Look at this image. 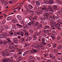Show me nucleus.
Instances as JSON below:
<instances>
[{
	"label": "nucleus",
	"instance_id": "obj_1",
	"mask_svg": "<svg viewBox=\"0 0 62 62\" xmlns=\"http://www.w3.org/2000/svg\"><path fill=\"white\" fill-rule=\"evenodd\" d=\"M9 51V49H6L4 50L3 51L1 52V53L2 56H8L9 55V53L8 52Z\"/></svg>",
	"mask_w": 62,
	"mask_h": 62
},
{
	"label": "nucleus",
	"instance_id": "obj_2",
	"mask_svg": "<svg viewBox=\"0 0 62 62\" xmlns=\"http://www.w3.org/2000/svg\"><path fill=\"white\" fill-rule=\"evenodd\" d=\"M43 6L44 8H42V9L43 10H44L46 9V8H47L46 4H49V2H46L45 3L43 2Z\"/></svg>",
	"mask_w": 62,
	"mask_h": 62
},
{
	"label": "nucleus",
	"instance_id": "obj_3",
	"mask_svg": "<svg viewBox=\"0 0 62 62\" xmlns=\"http://www.w3.org/2000/svg\"><path fill=\"white\" fill-rule=\"evenodd\" d=\"M10 60L9 58H6L3 60L2 62H7Z\"/></svg>",
	"mask_w": 62,
	"mask_h": 62
},
{
	"label": "nucleus",
	"instance_id": "obj_4",
	"mask_svg": "<svg viewBox=\"0 0 62 62\" xmlns=\"http://www.w3.org/2000/svg\"><path fill=\"white\" fill-rule=\"evenodd\" d=\"M35 13L37 15H41V14H42V13H43V11H35Z\"/></svg>",
	"mask_w": 62,
	"mask_h": 62
},
{
	"label": "nucleus",
	"instance_id": "obj_5",
	"mask_svg": "<svg viewBox=\"0 0 62 62\" xmlns=\"http://www.w3.org/2000/svg\"><path fill=\"white\" fill-rule=\"evenodd\" d=\"M46 17L47 18L43 17L42 18H40V19L41 20V21H42V22H43V21H45V20H46V19H48L49 18L48 17V16H47Z\"/></svg>",
	"mask_w": 62,
	"mask_h": 62
},
{
	"label": "nucleus",
	"instance_id": "obj_6",
	"mask_svg": "<svg viewBox=\"0 0 62 62\" xmlns=\"http://www.w3.org/2000/svg\"><path fill=\"white\" fill-rule=\"evenodd\" d=\"M50 23L51 24V25H54L56 24V22L54 21H52L50 22Z\"/></svg>",
	"mask_w": 62,
	"mask_h": 62
},
{
	"label": "nucleus",
	"instance_id": "obj_7",
	"mask_svg": "<svg viewBox=\"0 0 62 62\" xmlns=\"http://www.w3.org/2000/svg\"><path fill=\"white\" fill-rule=\"evenodd\" d=\"M31 24H32V25H34L35 24V23L36 21L33 20H31Z\"/></svg>",
	"mask_w": 62,
	"mask_h": 62
},
{
	"label": "nucleus",
	"instance_id": "obj_8",
	"mask_svg": "<svg viewBox=\"0 0 62 62\" xmlns=\"http://www.w3.org/2000/svg\"><path fill=\"white\" fill-rule=\"evenodd\" d=\"M17 18L18 20H22V17L20 16H17Z\"/></svg>",
	"mask_w": 62,
	"mask_h": 62
},
{
	"label": "nucleus",
	"instance_id": "obj_9",
	"mask_svg": "<svg viewBox=\"0 0 62 62\" xmlns=\"http://www.w3.org/2000/svg\"><path fill=\"white\" fill-rule=\"evenodd\" d=\"M36 3L38 6H40V3H39V1H36Z\"/></svg>",
	"mask_w": 62,
	"mask_h": 62
},
{
	"label": "nucleus",
	"instance_id": "obj_10",
	"mask_svg": "<svg viewBox=\"0 0 62 62\" xmlns=\"http://www.w3.org/2000/svg\"><path fill=\"white\" fill-rule=\"evenodd\" d=\"M29 45H30V44H29V43H25L24 47H26L29 46Z\"/></svg>",
	"mask_w": 62,
	"mask_h": 62
},
{
	"label": "nucleus",
	"instance_id": "obj_11",
	"mask_svg": "<svg viewBox=\"0 0 62 62\" xmlns=\"http://www.w3.org/2000/svg\"><path fill=\"white\" fill-rule=\"evenodd\" d=\"M20 35L22 37H23L24 36V33L23 31H21V32L20 33Z\"/></svg>",
	"mask_w": 62,
	"mask_h": 62
},
{
	"label": "nucleus",
	"instance_id": "obj_12",
	"mask_svg": "<svg viewBox=\"0 0 62 62\" xmlns=\"http://www.w3.org/2000/svg\"><path fill=\"white\" fill-rule=\"evenodd\" d=\"M42 25H39L37 27V29H40L41 28H42Z\"/></svg>",
	"mask_w": 62,
	"mask_h": 62
},
{
	"label": "nucleus",
	"instance_id": "obj_13",
	"mask_svg": "<svg viewBox=\"0 0 62 62\" xmlns=\"http://www.w3.org/2000/svg\"><path fill=\"white\" fill-rule=\"evenodd\" d=\"M60 26V25L59 24L57 23L55 24V27H56V28L57 27H59Z\"/></svg>",
	"mask_w": 62,
	"mask_h": 62
},
{
	"label": "nucleus",
	"instance_id": "obj_14",
	"mask_svg": "<svg viewBox=\"0 0 62 62\" xmlns=\"http://www.w3.org/2000/svg\"><path fill=\"white\" fill-rule=\"evenodd\" d=\"M11 20V16H8L7 18V21H10Z\"/></svg>",
	"mask_w": 62,
	"mask_h": 62
},
{
	"label": "nucleus",
	"instance_id": "obj_15",
	"mask_svg": "<svg viewBox=\"0 0 62 62\" xmlns=\"http://www.w3.org/2000/svg\"><path fill=\"white\" fill-rule=\"evenodd\" d=\"M4 38V35L3 34H0V38L3 39Z\"/></svg>",
	"mask_w": 62,
	"mask_h": 62
},
{
	"label": "nucleus",
	"instance_id": "obj_16",
	"mask_svg": "<svg viewBox=\"0 0 62 62\" xmlns=\"http://www.w3.org/2000/svg\"><path fill=\"white\" fill-rule=\"evenodd\" d=\"M36 36V35H34L33 37H34V38L33 39V40L34 41H35L37 39V37H35Z\"/></svg>",
	"mask_w": 62,
	"mask_h": 62
},
{
	"label": "nucleus",
	"instance_id": "obj_17",
	"mask_svg": "<svg viewBox=\"0 0 62 62\" xmlns=\"http://www.w3.org/2000/svg\"><path fill=\"white\" fill-rule=\"evenodd\" d=\"M52 17V16H50V17H49L48 16V19L49 18V21H53V17Z\"/></svg>",
	"mask_w": 62,
	"mask_h": 62
},
{
	"label": "nucleus",
	"instance_id": "obj_18",
	"mask_svg": "<svg viewBox=\"0 0 62 62\" xmlns=\"http://www.w3.org/2000/svg\"><path fill=\"white\" fill-rule=\"evenodd\" d=\"M49 3L50 4H53L54 3V2L53 1V0H49Z\"/></svg>",
	"mask_w": 62,
	"mask_h": 62
},
{
	"label": "nucleus",
	"instance_id": "obj_19",
	"mask_svg": "<svg viewBox=\"0 0 62 62\" xmlns=\"http://www.w3.org/2000/svg\"><path fill=\"white\" fill-rule=\"evenodd\" d=\"M28 7L30 9H32L33 7L32 6H31V5L29 4L28 5Z\"/></svg>",
	"mask_w": 62,
	"mask_h": 62
},
{
	"label": "nucleus",
	"instance_id": "obj_20",
	"mask_svg": "<svg viewBox=\"0 0 62 62\" xmlns=\"http://www.w3.org/2000/svg\"><path fill=\"white\" fill-rule=\"evenodd\" d=\"M6 39L8 41V43H10L11 42V41L10 40V39Z\"/></svg>",
	"mask_w": 62,
	"mask_h": 62
},
{
	"label": "nucleus",
	"instance_id": "obj_21",
	"mask_svg": "<svg viewBox=\"0 0 62 62\" xmlns=\"http://www.w3.org/2000/svg\"><path fill=\"white\" fill-rule=\"evenodd\" d=\"M35 25L36 26H37L39 25V23L38 22H35Z\"/></svg>",
	"mask_w": 62,
	"mask_h": 62
},
{
	"label": "nucleus",
	"instance_id": "obj_22",
	"mask_svg": "<svg viewBox=\"0 0 62 62\" xmlns=\"http://www.w3.org/2000/svg\"><path fill=\"white\" fill-rule=\"evenodd\" d=\"M17 40H18V39L16 38H14L13 39L14 42H15L17 41Z\"/></svg>",
	"mask_w": 62,
	"mask_h": 62
},
{
	"label": "nucleus",
	"instance_id": "obj_23",
	"mask_svg": "<svg viewBox=\"0 0 62 62\" xmlns=\"http://www.w3.org/2000/svg\"><path fill=\"white\" fill-rule=\"evenodd\" d=\"M16 25L17 26V27H23V26L20 24L18 23H17L16 24Z\"/></svg>",
	"mask_w": 62,
	"mask_h": 62
},
{
	"label": "nucleus",
	"instance_id": "obj_24",
	"mask_svg": "<svg viewBox=\"0 0 62 62\" xmlns=\"http://www.w3.org/2000/svg\"><path fill=\"white\" fill-rule=\"evenodd\" d=\"M62 48V46L61 45L58 46L57 47V48L58 49H61Z\"/></svg>",
	"mask_w": 62,
	"mask_h": 62
},
{
	"label": "nucleus",
	"instance_id": "obj_25",
	"mask_svg": "<svg viewBox=\"0 0 62 62\" xmlns=\"http://www.w3.org/2000/svg\"><path fill=\"white\" fill-rule=\"evenodd\" d=\"M31 15H33L35 14V12L34 11H31Z\"/></svg>",
	"mask_w": 62,
	"mask_h": 62
},
{
	"label": "nucleus",
	"instance_id": "obj_26",
	"mask_svg": "<svg viewBox=\"0 0 62 62\" xmlns=\"http://www.w3.org/2000/svg\"><path fill=\"white\" fill-rule=\"evenodd\" d=\"M26 10L29 13H30V11H31V10L29 9L28 8H27Z\"/></svg>",
	"mask_w": 62,
	"mask_h": 62
},
{
	"label": "nucleus",
	"instance_id": "obj_27",
	"mask_svg": "<svg viewBox=\"0 0 62 62\" xmlns=\"http://www.w3.org/2000/svg\"><path fill=\"white\" fill-rule=\"evenodd\" d=\"M51 37L52 38L53 40H54V39H56L55 37L53 36H51Z\"/></svg>",
	"mask_w": 62,
	"mask_h": 62
},
{
	"label": "nucleus",
	"instance_id": "obj_28",
	"mask_svg": "<svg viewBox=\"0 0 62 62\" xmlns=\"http://www.w3.org/2000/svg\"><path fill=\"white\" fill-rule=\"evenodd\" d=\"M38 47L40 48H42L41 49H44V47H43V46L42 45L41 46L39 45L38 46Z\"/></svg>",
	"mask_w": 62,
	"mask_h": 62
},
{
	"label": "nucleus",
	"instance_id": "obj_29",
	"mask_svg": "<svg viewBox=\"0 0 62 62\" xmlns=\"http://www.w3.org/2000/svg\"><path fill=\"white\" fill-rule=\"evenodd\" d=\"M23 26L24 27H25V28H27V25L26 24H25L23 25Z\"/></svg>",
	"mask_w": 62,
	"mask_h": 62
},
{
	"label": "nucleus",
	"instance_id": "obj_30",
	"mask_svg": "<svg viewBox=\"0 0 62 62\" xmlns=\"http://www.w3.org/2000/svg\"><path fill=\"white\" fill-rule=\"evenodd\" d=\"M27 39L28 40H31V39H32V38L31 37H27Z\"/></svg>",
	"mask_w": 62,
	"mask_h": 62
},
{
	"label": "nucleus",
	"instance_id": "obj_31",
	"mask_svg": "<svg viewBox=\"0 0 62 62\" xmlns=\"http://www.w3.org/2000/svg\"><path fill=\"white\" fill-rule=\"evenodd\" d=\"M29 51V53H31V54H33V50H30Z\"/></svg>",
	"mask_w": 62,
	"mask_h": 62
},
{
	"label": "nucleus",
	"instance_id": "obj_32",
	"mask_svg": "<svg viewBox=\"0 0 62 62\" xmlns=\"http://www.w3.org/2000/svg\"><path fill=\"white\" fill-rule=\"evenodd\" d=\"M3 43H4V44H7L8 43V41L6 40H5V41H4Z\"/></svg>",
	"mask_w": 62,
	"mask_h": 62
},
{
	"label": "nucleus",
	"instance_id": "obj_33",
	"mask_svg": "<svg viewBox=\"0 0 62 62\" xmlns=\"http://www.w3.org/2000/svg\"><path fill=\"white\" fill-rule=\"evenodd\" d=\"M9 48L10 49H13L14 48V47L13 46H9Z\"/></svg>",
	"mask_w": 62,
	"mask_h": 62
},
{
	"label": "nucleus",
	"instance_id": "obj_34",
	"mask_svg": "<svg viewBox=\"0 0 62 62\" xmlns=\"http://www.w3.org/2000/svg\"><path fill=\"white\" fill-rule=\"evenodd\" d=\"M29 32L30 33H32L33 32V30L32 29H31Z\"/></svg>",
	"mask_w": 62,
	"mask_h": 62
},
{
	"label": "nucleus",
	"instance_id": "obj_35",
	"mask_svg": "<svg viewBox=\"0 0 62 62\" xmlns=\"http://www.w3.org/2000/svg\"><path fill=\"white\" fill-rule=\"evenodd\" d=\"M61 39V37H60V36H58L56 38V39L58 40H59V39Z\"/></svg>",
	"mask_w": 62,
	"mask_h": 62
},
{
	"label": "nucleus",
	"instance_id": "obj_36",
	"mask_svg": "<svg viewBox=\"0 0 62 62\" xmlns=\"http://www.w3.org/2000/svg\"><path fill=\"white\" fill-rule=\"evenodd\" d=\"M45 28H50V26L48 25H47L45 26Z\"/></svg>",
	"mask_w": 62,
	"mask_h": 62
},
{
	"label": "nucleus",
	"instance_id": "obj_37",
	"mask_svg": "<svg viewBox=\"0 0 62 62\" xmlns=\"http://www.w3.org/2000/svg\"><path fill=\"white\" fill-rule=\"evenodd\" d=\"M6 23V20H3V22H2V23L3 24H5V23Z\"/></svg>",
	"mask_w": 62,
	"mask_h": 62
},
{
	"label": "nucleus",
	"instance_id": "obj_38",
	"mask_svg": "<svg viewBox=\"0 0 62 62\" xmlns=\"http://www.w3.org/2000/svg\"><path fill=\"white\" fill-rule=\"evenodd\" d=\"M56 44H54L53 45V47H54V48H55L56 47Z\"/></svg>",
	"mask_w": 62,
	"mask_h": 62
},
{
	"label": "nucleus",
	"instance_id": "obj_39",
	"mask_svg": "<svg viewBox=\"0 0 62 62\" xmlns=\"http://www.w3.org/2000/svg\"><path fill=\"white\" fill-rule=\"evenodd\" d=\"M53 8L54 9H55V10H56L57 9V7L55 6H54L53 7Z\"/></svg>",
	"mask_w": 62,
	"mask_h": 62
},
{
	"label": "nucleus",
	"instance_id": "obj_40",
	"mask_svg": "<svg viewBox=\"0 0 62 62\" xmlns=\"http://www.w3.org/2000/svg\"><path fill=\"white\" fill-rule=\"evenodd\" d=\"M21 40L22 42H23V41H24L25 40V39H24V38H22L21 39Z\"/></svg>",
	"mask_w": 62,
	"mask_h": 62
},
{
	"label": "nucleus",
	"instance_id": "obj_41",
	"mask_svg": "<svg viewBox=\"0 0 62 62\" xmlns=\"http://www.w3.org/2000/svg\"><path fill=\"white\" fill-rule=\"evenodd\" d=\"M21 31H20L19 32H17L16 33V34H17V35H20V33H21Z\"/></svg>",
	"mask_w": 62,
	"mask_h": 62
},
{
	"label": "nucleus",
	"instance_id": "obj_42",
	"mask_svg": "<svg viewBox=\"0 0 62 62\" xmlns=\"http://www.w3.org/2000/svg\"><path fill=\"white\" fill-rule=\"evenodd\" d=\"M33 52L34 53H37V50L35 49H33Z\"/></svg>",
	"mask_w": 62,
	"mask_h": 62
},
{
	"label": "nucleus",
	"instance_id": "obj_43",
	"mask_svg": "<svg viewBox=\"0 0 62 62\" xmlns=\"http://www.w3.org/2000/svg\"><path fill=\"white\" fill-rule=\"evenodd\" d=\"M23 50L22 49H19L18 50V52H22V51H23Z\"/></svg>",
	"mask_w": 62,
	"mask_h": 62
},
{
	"label": "nucleus",
	"instance_id": "obj_44",
	"mask_svg": "<svg viewBox=\"0 0 62 62\" xmlns=\"http://www.w3.org/2000/svg\"><path fill=\"white\" fill-rule=\"evenodd\" d=\"M48 11H49V10L47 9H46L44 11V12H48Z\"/></svg>",
	"mask_w": 62,
	"mask_h": 62
},
{
	"label": "nucleus",
	"instance_id": "obj_45",
	"mask_svg": "<svg viewBox=\"0 0 62 62\" xmlns=\"http://www.w3.org/2000/svg\"><path fill=\"white\" fill-rule=\"evenodd\" d=\"M10 53H11V52H15V50H10L9 51Z\"/></svg>",
	"mask_w": 62,
	"mask_h": 62
},
{
	"label": "nucleus",
	"instance_id": "obj_46",
	"mask_svg": "<svg viewBox=\"0 0 62 62\" xmlns=\"http://www.w3.org/2000/svg\"><path fill=\"white\" fill-rule=\"evenodd\" d=\"M5 5V6H7L8 5V2H5L4 4Z\"/></svg>",
	"mask_w": 62,
	"mask_h": 62
},
{
	"label": "nucleus",
	"instance_id": "obj_47",
	"mask_svg": "<svg viewBox=\"0 0 62 62\" xmlns=\"http://www.w3.org/2000/svg\"><path fill=\"white\" fill-rule=\"evenodd\" d=\"M44 32L45 33H47L48 32V30H46L44 31Z\"/></svg>",
	"mask_w": 62,
	"mask_h": 62
},
{
	"label": "nucleus",
	"instance_id": "obj_48",
	"mask_svg": "<svg viewBox=\"0 0 62 62\" xmlns=\"http://www.w3.org/2000/svg\"><path fill=\"white\" fill-rule=\"evenodd\" d=\"M32 23L31 22H30L29 23H28V24L29 25V26H31V24Z\"/></svg>",
	"mask_w": 62,
	"mask_h": 62
},
{
	"label": "nucleus",
	"instance_id": "obj_49",
	"mask_svg": "<svg viewBox=\"0 0 62 62\" xmlns=\"http://www.w3.org/2000/svg\"><path fill=\"white\" fill-rule=\"evenodd\" d=\"M56 1L57 2H59V3H62V2H60V0H56Z\"/></svg>",
	"mask_w": 62,
	"mask_h": 62
},
{
	"label": "nucleus",
	"instance_id": "obj_50",
	"mask_svg": "<svg viewBox=\"0 0 62 62\" xmlns=\"http://www.w3.org/2000/svg\"><path fill=\"white\" fill-rule=\"evenodd\" d=\"M37 17H34L33 18V20H37Z\"/></svg>",
	"mask_w": 62,
	"mask_h": 62
},
{
	"label": "nucleus",
	"instance_id": "obj_51",
	"mask_svg": "<svg viewBox=\"0 0 62 62\" xmlns=\"http://www.w3.org/2000/svg\"><path fill=\"white\" fill-rule=\"evenodd\" d=\"M58 43L59 44H62V41H59L58 42Z\"/></svg>",
	"mask_w": 62,
	"mask_h": 62
},
{
	"label": "nucleus",
	"instance_id": "obj_52",
	"mask_svg": "<svg viewBox=\"0 0 62 62\" xmlns=\"http://www.w3.org/2000/svg\"><path fill=\"white\" fill-rule=\"evenodd\" d=\"M37 60L39 61H40V57H37Z\"/></svg>",
	"mask_w": 62,
	"mask_h": 62
},
{
	"label": "nucleus",
	"instance_id": "obj_53",
	"mask_svg": "<svg viewBox=\"0 0 62 62\" xmlns=\"http://www.w3.org/2000/svg\"><path fill=\"white\" fill-rule=\"evenodd\" d=\"M29 58L30 59H32L33 58V57L32 56H30L29 57Z\"/></svg>",
	"mask_w": 62,
	"mask_h": 62
},
{
	"label": "nucleus",
	"instance_id": "obj_54",
	"mask_svg": "<svg viewBox=\"0 0 62 62\" xmlns=\"http://www.w3.org/2000/svg\"><path fill=\"white\" fill-rule=\"evenodd\" d=\"M59 19L58 17L56 16L55 17L54 19H55V20H57V19Z\"/></svg>",
	"mask_w": 62,
	"mask_h": 62
},
{
	"label": "nucleus",
	"instance_id": "obj_55",
	"mask_svg": "<svg viewBox=\"0 0 62 62\" xmlns=\"http://www.w3.org/2000/svg\"><path fill=\"white\" fill-rule=\"evenodd\" d=\"M29 52V51H27L25 52V54H28V52Z\"/></svg>",
	"mask_w": 62,
	"mask_h": 62
},
{
	"label": "nucleus",
	"instance_id": "obj_56",
	"mask_svg": "<svg viewBox=\"0 0 62 62\" xmlns=\"http://www.w3.org/2000/svg\"><path fill=\"white\" fill-rule=\"evenodd\" d=\"M52 8V6H48V8L49 9H51V8Z\"/></svg>",
	"mask_w": 62,
	"mask_h": 62
},
{
	"label": "nucleus",
	"instance_id": "obj_57",
	"mask_svg": "<svg viewBox=\"0 0 62 62\" xmlns=\"http://www.w3.org/2000/svg\"><path fill=\"white\" fill-rule=\"evenodd\" d=\"M4 35L5 36H6L7 37L8 36V35H7V33H4Z\"/></svg>",
	"mask_w": 62,
	"mask_h": 62
},
{
	"label": "nucleus",
	"instance_id": "obj_58",
	"mask_svg": "<svg viewBox=\"0 0 62 62\" xmlns=\"http://www.w3.org/2000/svg\"><path fill=\"white\" fill-rule=\"evenodd\" d=\"M54 52L55 53H56L57 52V50L56 49H55L54 50Z\"/></svg>",
	"mask_w": 62,
	"mask_h": 62
},
{
	"label": "nucleus",
	"instance_id": "obj_59",
	"mask_svg": "<svg viewBox=\"0 0 62 62\" xmlns=\"http://www.w3.org/2000/svg\"><path fill=\"white\" fill-rule=\"evenodd\" d=\"M55 31L54 30H53L51 31V32L52 33H55Z\"/></svg>",
	"mask_w": 62,
	"mask_h": 62
},
{
	"label": "nucleus",
	"instance_id": "obj_60",
	"mask_svg": "<svg viewBox=\"0 0 62 62\" xmlns=\"http://www.w3.org/2000/svg\"><path fill=\"white\" fill-rule=\"evenodd\" d=\"M52 59H55V56L52 57Z\"/></svg>",
	"mask_w": 62,
	"mask_h": 62
},
{
	"label": "nucleus",
	"instance_id": "obj_61",
	"mask_svg": "<svg viewBox=\"0 0 62 62\" xmlns=\"http://www.w3.org/2000/svg\"><path fill=\"white\" fill-rule=\"evenodd\" d=\"M42 44L43 45H45L46 44V43H45V42H42Z\"/></svg>",
	"mask_w": 62,
	"mask_h": 62
},
{
	"label": "nucleus",
	"instance_id": "obj_62",
	"mask_svg": "<svg viewBox=\"0 0 62 62\" xmlns=\"http://www.w3.org/2000/svg\"><path fill=\"white\" fill-rule=\"evenodd\" d=\"M49 56H50V58H52V54H50L49 55Z\"/></svg>",
	"mask_w": 62,
	"mask_h": 62
},
{
	"label": "nucleus",
	"instance_id": "obj_63",
	"mask_svg": "<svg viewBox=\"0 0 62 62\" xmlns=\"http://www.w3.org/2000/svg\"><path fill=\"white\" fill-rule=\"evenodd\" d=\"M46 62H51V61L50 60H48Z\"/></svg>",
	"mask_w": 62,
	"mask_h": 62
},
{
	"label": "nucleus",
	"instance_id": "obj_64",
	"mask_svg": "<svg viewBox=\"0 0 62 62\" xmlns=\"http://www.w3.org/2000/svg\"><path fill=\"white\" fill-rule=\"evenodd\" d=\"M1 2L2 3H4L5 0H1Z\"/></svg>",
	"mask_w": 62,
	"mask_h": 62
}]
</instances>
